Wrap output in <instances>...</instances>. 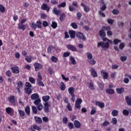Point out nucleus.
<instances>
[{
  "instance_id": "nucleus-31",
  "label": "nucleus",
  "mask_w": 131,
  "mask_h": 131,
  "mask_svg": "<svg viewBox=\"0 0 131 131\" xmlns=\"http://www.w3.org/2000/svg\"><path fill=\"white\" fill-rule=\"evenodd\" d=\"M6 113L8 114H10L11 112H14V110L12 109V108L9 107H7L6 108Z\"/></svg>"
},
{
  "instance_id": "nucleus-53",
  "label": "nucleus",
  "mask_w": 131,
  "mask_h": 131,
  "mask_svg": "<svg viewBox=\"0 0 131 131\" xmlns=\"http://www.w3.org/2000/svg\"><path fill=\"white\" fill-rule=\"evenodd\" d=\"M53 12L55 15H59L60 13V11L58 10L55 7L53 9Z\"/></svg>"
},
{
  "instance_id": "nucleus-16",
  "label": "nucleus",
  "mask_w": 131,
  "mask_h": 131,
  "mask_svg": "<svg viewBox=\"0 0 131 131\" xmlns=\"http://www.w3.org/2000/svg\"><path fill=\"white\" fill-rule=\"evenodd\" d=\"M91 75L93 77H98V74L97 73V71L94 69V68H91Z\"/></svg>"
},
{
  "instance_id": "nucleus-58",
  "label": "nucleus",
  "mask_w": 131,
  "mask_h": 131,
  "mask_svg": "<svg viewBox=\"0 0 131 131\" xmlns=\"http://www.w3.org/2000/svg\"><path fill=\"white\" fill-rule=\"evenodd\" d=\"M67 108L68 109L69 111H72V107H71V104L70 103H68L67 105Z\"/></svg>"
},
{
  "instance_id": "nucleus-36",
  "label": "nucleus",
  "mask_w": 131,
  "mask_h": 131,
  "mask_svg": "<svg viewBox=\"0 0 131 131\" xmlns=\"http://www.w3.org/2000/svg\"><path fill=\"white\" fill-rule=\"evenodd\" d=\"M32 110L34 114H37V108L35 106H32Z\"/></svg>"
},
{
  "instance_id": "nucleus-45",
  "label": "nucleus",
  "mask_w": 131,
  "mask_h": 131,
  "mask_svg": "<svg viewBox=\"0 0 131 131\" xmlns=\"http://www.w3.org/2000/svg\"><path fill=\"white\" fill-rule=\"evenodd\" d=\"M58 8H65L66 7V2H62L57 6Z\"/></svg>"
},
{
  "instance_id": "nucleus-30",
  "label": "nucleus",
  "mask_w": 131,
  "mask_h": 131,
  "mask_svg": "<svg viewBox=\"0 0 131 131\" xmlns=\"http://www.w3.org/2000/svg\"><path fill=\"white\" fill-rule=\"evenodd\" d=\"M86 54L88 58L87 61L92 60V59H93V54H92L90 52H87Z\"/></svg>"
},
{
  "instance_id": "nucleus-46",
  "label": "nucleus",
  "mask_w": 131,
  "mask_h": 131,
  "mask_svg": "<svg viewBox=\"0 0 131 131\" xmlns=\"http://www.w3.org/2000/svg\"><path fill=\"white\" fill-rule=\"evenodd\" d=\"M122 114L125 116H128V114H129V112H128V111H127L126 110H124L122 111Z\"/></svg>"
},
{
  "instance_id": "nucleus-56",
  "label": "nucleus",
  "mask_w": 131,
  "mask_h": 131,
  "mask_svg": "<svg viewBox=\"0 0 131 131\" xmlns=\"http://www.w3.org/2000/svg\"><path fill=\"white\" fill-rule=\"evenodd\" d=\"M112 13L114 15H118V14H119V11L117 9H114Z\"/></svg>"
},
{
  "instance_id": "nucleus-63",
  "label": "nucleus",
  "mask_w": 131,
  "mask_h": 131,
  "mask_svg": "<svg viewBox=\"0 0 131 131\" xmlns=\"http://www.w3.org/2000/svg\"><path fill=\"white\" fill-rule=\"evenodd\" d=\"M106 9H107V5L106 4H104L101 7H100L101 11H105Z\"/></svg>"
},
{
  "instance_id": "nucleus-12",
  "label": "nucleus",
  "mask_w": 131,
  "mask_h": 131,
  "mask_svg": "<svg viewBox=\"0 0 131 131\" xmlns=\"http://www.w3.org/2000/svg\"><path fill=\"white\" fill-rule=\"evenodd\" d=\"M33 129H36V130H38V131L41 130V129H40V127L38 126L37 125H35V124L31 126L30 130H33Z\"/></svg>"
},
{
  "instance_id": "nucleus-34",
  "label": "nucleus",
  "mask_w": 131,
  "mask_h": 131,
  "mask_svg": "<svg viewBox=\"0 0 131 131\" xmlns=\"http://www.w3.org/2000/svg\"><path fill=\"white\" fill-rule=\"evenodd\" d=\"M51 27L53 28V29H56V28L58 27V24H57L56 21H53L51 25Z\"/></svg>"
},
{
  "instance_id": "nucleus-32",
  "label": "nucleus",
  "mask_w": 131,
  "mask_h": 131,
  "mask_svg": "<svg viewBox=\"0 0 131 131\" xmlns=\"http://www.w3.org/2000/svg\"><path fill=\"white\" fill-rule=\"evenodd\" d=\"M61 86H60V90L61 91H65L66 90V85H65V84L63 82H61L60 83Z\"/></svg>"
},
{
  "instance_id": "nucleus-13",
  "label": "nucleus",
  "mask_w": 131,
  "mask_h": 131,
  "mask_svg": "<svg viewBox=\"0 0 131 131\" xmlns=\"http://www.w3.org/2000/svg\"><path fill=\"white\" fill-rule=\"evenodd\" d=\"M31 100H37V99H39V96L37 93L33 94L31 96Z\"/></svg>"
},
{
  "instance_id": "nucleus-7",
  "label": "nucleus",
  "mask_w": 131,
  "mask_h": 131,
  "mask_svg": "<svg viewBox=\"0 0 131 131\" xmlns=\"http://www.w3.org/2000/svg\"><path fill=\"white\" fill-rule=\"evenodd\" d=\"M34 66L35 71H38L39 69H41L42 68V66L37 62L35 63L34 64Z\"/></svg>"
},
{
  "instance_id": "nucleus-8",
  "label": "nucleus",
  "mask_w": 131,
  "mask_h": 131,
  "mask_svg": "<svg viewBox=\"0 0 131 131\" xmlns=\"http://www.w3.org/2000/svg\"><path fill=\"white\" fill-rule=\"evenodd\" d=\"M50 107V104H49V102H45L44 103V111L46 113H49L50 112V110H49V108Z\"/></svg>"
},
{
  "instance_id": "nucleus-59",
  "label": "nucleus",
  "mask_w": 131,
  "mask_h": 131,
  "mask_svg": "<svg viewBox=\"0 0 131 131\" xmlns=\"http://www.w3.org/2000/svg\"><path fill=\"white\" fill-rule=\"evenodd\" d=\"M63 56L64 57V58L69 57V56H70V53L69 52H64L63 54Z\"/></svg>"
},
{
  "instance_id": "nucleus-9",
  "label": "nucleus",
  "mask_w": 131,
  "mask_h": 131,
  "mask_svg": "<svg viewBox=\"0 0 131 131\" xmlns=\"http://www.w3.org/2000/svg\"><path fill=\"white\" fill-rule=\"evenodd\" d=\"M74 125L76 128H80L81 127V124L80 122L78 120H75L74 121Z\"/></svg>"
},
{
  "instance_id": "nucleus-29",
  "label": "nucleus",
  "mask_w": 131,
  "mask_h": 131,
  "mask_svg": "<svg viewBox=\"0 0 131 131\" xmlns=\"http://www.w3.org/2000/svg\"><path fill=\"white\" fill-rule=\"evenodd\" d=\"M68 91L70 95H74V88L70 87L68 89Z\"/></svg>"
},
{
  "instance_id": "nucleus-37",
  "label": "nucleus",
  "mask_w": 131,
  "mask_h": 131,
  "mask_svg": "<svg viewBox=\"0 0 131 131\" xmlns=\"http://www.w3.org/2000/svg\"><path fill=\"white\" fill-rule=\"evenodd\" d=\"M112 115H113V116H117V115H118V111L114 110L112 112Z\"/></svg>"
},
{
  "instance_id": "nucleus-11",
  "label": "nucleus",
  "mask_w": 131,
  "mask_h": 131,
  "mask_svg": "<svg viewBox=\"0 0 131 131\" xmlns=\"http://www.w3.org/2000/svg\"><path fill=\"white\" fill-rule=\"evenodd\" d=\"M81 7H83L84 11V12H85V13H89V12H90V7L85 6L84 3H81Z\"/></svg>"
},
{
  "instance_id": "nucleus-41",
  "label": "nucleus",
  "mask_w": 131,
  "mask_h": 131,
  "mask_svg": "<svg viewBox=\"0 0 131 131\" xmlns=\"http://www.w3.org/2000/svg\"><path fill=\"white\" fill-rule=\"evenodd\" d=\"M18 113L20 116H21L22 117H23V116H25V112L23 110H18Z\"/></svg>"
},
{
  "instance_id": "nucleus-26",
  "label": "nucleus",
  "mask_w": 131,
  "mask_h": 131,
  "mask_svg": "<svg viewBox=\"0 0 131 131\" xmlns=\"http://www.w3.org/2000/svg\"><path fill=\"white\" fill-rule=\"evenodd\" d=\"M70 60L71 62V63L73 65H76V60H75V59L74 58V57L71 56L70 57Z\"/></svg>"
},
{
  "instance_id": "nucleus-14",
  "label": "nucleus",
  "mask_w": 131,
  "mask_h": 131,
  "mask_svg": "<svg viewBox=\"0 0 131 131\" xmlns=\"http://www.w3.org/2000/svg\"><path fill=\"white\" fill-rule=\"evenodd\" d=\"M105 92L107 94H108V95H113L115 93L114 89H106Z\"/></svg>"
},
{
  "instance_id": "nucleus-39",
  "label": "nucleus",
  "mask_w": 131,
  "mask_h": 131,
  "mask_svg": "<svg viewBox=\"0 0 131 131\" xmlns=\"http://www.w3.org/2000/svg\"><path fill=\"white\" fill-rule=\"evenodd\" d=\"M120 60L121 62H125L126 60H127V56H122L120 57Z\"/></svg>"
},
{
  "instance_id": "nucleus-51",
  "label": "nucleus",
  "mask_w": 131,
  "mask_h": 131,
  "mask_svg": "<svg viewBox=\"0 0 131 131\" xmlns=\"http://www.w3.org/2000/svg\"><path fill=\"white\" fill-rule=\"evenodd\" d=\"M68 127L70 129H72L74 128V125L72 122H70L68 123Z\"/></svg>"
},
{
  "instance_id": "nucleus-20",
  "label": "nucleus",
  "mask_w": 131,
  "mask_h": 131,
  "mask_svg": "<svg viewBox=\"0 0 131 131\" xmlns=\"http://www.w3.org/2000/svg\"><path fill=\"white\" fill-rule=\"evenodd\" d=\"M50 97L49 95L42 97V100L43 102H45V103H48V101L50 100Z\"/></svg>"
},
{
  "instance_id": "nucleus-44",
  "label": "nucleus",
  "mask_w": 131,
  "mask_h": 131,
  "mask_svg": "<svg viewBox=\"0 0 131 131\" xmlns=\"http://www.w3.org/2000/svg\"><path fill=\"white\" fill-rule=\"evenodd\" d=\"M0 11L1 13H5L6 12V8L3 6V5H0Z\"/></svg>"
},
{
  "instance_id": "nucleus-3",
  "label": "nucleus",
  "mask_w": 131,
  "mask_h": 131,
  "mask_svg": "<svg viewBox=\"0 0 131 131\" xmlns=\"http://www.w3.org/2000/svg\"><path fill=\"white\" fill-rule=\"evenodd\" d=\"M76 36L79 38V39H82V40H85L86 38H85V35L83 33L78 32L76 33Z\"/></svg>"
},
{
  "instance_id": "nucleus-43",
  "label": "nucleus",
  "mask_w": 131,
  "mask_h": 131,
  "mask_svg": "<svg viewBox=\"0 0 131 131\" xmlns=\"http://www.w3.org/2000/svg\"><path fill=\"white\" fill-rule=\"evenodd\" d=\"M41 80H37V84H38V85H41V86H45V84Z\"/></svg>"
},
{
  "instance_id": "nucleus-1",
  "label": "nucleus",
  "mask_w": 131,
  "mask_h": 131,
  "mask_svg": "<svg viewBox=\"0 0 131 131\" xmlns=\"http://www.w3.org/2000/svg\"><path fill=\"white\" fill-rule=\"evenodd\" d=\"M37 24V25H36ZM41 21L38 20L36 21V24H34V23H32L31 25V28H33L35 30L37 28H41Z\"/></svg>"
},
{
  "instance_id": "nucleus-35",
  "label": "nucleus",
  "mask_w": 131,
  "mask_h": 131,
  "mask_svg": "<svg viewBox=\"0 0 131 131\" xmlns=\"http://www.w3.org/2000/svg\"><path fill=\"white\" fill-rule=\"evenodd\" d=\"M88 62H89L91 65H95V64H96V60L94 59V58L89 59V60H88Z\"/></svg>"
},
{
  "instance_id": "nucleus-48",
  "label": "nucleus",
  "mask_w": 131,
  "mask_h": 131,
  "mask_svg": "<svg viewBox=\"0 0 131 131\" xmlns=\"http://www.w3.org/2000/svg\"><path fill=\"white\" fill-rule=\"evenodd\" d=\"M40 17H41V19H47L48 15H47V14H46V13H42L40 14Z\"/></svg>"
},
{
  "instance_id": "nucleus-61",
  "label": "nucleus",
  "mask_w": 131,
  "mask_h": 131,
  "mask_svg": "<svg viewBox=\"0 0 131 131\" xmlns=\"http://www.w3.org/2000/svg\"><path fill=\"white\" fill-rule=\"evenodd\" d=\"M42 25L43 27H48V26H49V23L46 20L43 21L42 22Z\"/></svg>"
},
{
  "instance_id": "nucleus-52",
  "label": "nucleus",
  "mask_w": 131,
  "mask_h": 131,
  "mask_svg": "<svg viewBox=\"0 0 131 131\" xmlns=\"http://www.w3.org/2000/svg\"><path fill=\"white\" fill-rule=\"evenodd\" d=\"M119 42H121V40H119L118 39H114V43L115 46H116V45H118V43H119Z\"/></svg>"
},
{
  "instance_id": "nucleus-38",
  "label": "nucleus",
  "mask_w": 131,
  "mask_h": 131,
  "mask_svg": "<svg viewBox=\"0 0 131 131\" xmlns=\"http://www.w3.org/2000/svg\"><path fill=\"white\" fill-rule=\"evenodd\" d=\"M51 61L54 63H57V62H58V58H57L56 56H53L51 57Z\"/></svg>"
},
{
  "instance_id": "nucleus-54",
  "label": "nucleus",
  "mask_w": 131,
  "mask_h": 131,
  "mask_svg": "<svg viewBox=\"0 0 131 131\" xmlns=\"http://www.w3.org/2000/svg\"><path fill=\"white\" fill-rule=\"evenodd\" d=\"M89 88L91 90H95L94 86V82H90L89 84Z\"/></svg>"
},
{
  "instance_id": "nucleus-22",
  "label": "nucleus",
  "mask_w": 131,
  "mask_h": 131,
  "mask_svg": "<svg viewBox=\"0 0 131 131\" xmlns=\"http://www.w3.org/2000/svg\"><path fill=\"white\" fill-rule=\"evenodd\" d=\"M99 35L101 37H105L106 36V32L102 29L99 31Z\"/></svg>"
},
{
  "instance_id": "nucleus-24",
  "label": "nucleus",
  "mask_w": 131,
  "mask_h": 131,
  "mask_svg": "<svg viewBox=\"0 0 131 131\" xmlns=\"http://www.w3.org/2000/svg\"><path fill=\"white\" fill-rule=\"evenodd\" d=\"M69 33L71 38H75V31H69Z\"/></svg>"
},
{
  "instance_id": "nucleus-6",
  "label": "nucleus",
  "mask_w": 131,
  "mask_h": 131,
  "mask_svg": "<svg viewBox=\"0 0 131 131\" xmlns=\"http://www.w3.org/2000/svg\"><path fill=\"white\" fill-rule=\"evenodd\" d=\"M11 69L13 73H15L16 74H18V73L20 72V70H19V67L17 66L12 67Z\"/></svg>"
},
{
  "instance_id": "nucleus-55",
  "label": "nucleus",
  "mask_w": 131,
  "mask_h": 131,
  "mask_svg": "<svg viewBox=\"0 0 131 131\" xmlns=\"http://www.w3.org/2000/svg\"><path fill=\"white\" fill-rule=\"evenodd\" d=\"M81 17H82V14L80 12H78L77 13V18L78 20H80V19H81Z\"/></svg>"
},
{
  "instance_id": "nucleus-25",
  "label": "nucleus",
  "mask_w": 131,
  "mask_h": 131,
  "mask_svg": "<svg viewBox=\"0 0 131 131\" xmlns=\"http://www.w3.org/2000/svg\"><path fill=\"white\" fill-rule=\"evenodd\" d=\"M116 92L117 94H121L123 92H124V89L123 88H117L116 89Z\"/></svg>"
},
{
  "instance_id": "nucleus-2",
  "label": "nucleus",
  "mask_w": 131,
  "mask_h": 131,
  "mask_svg": "<svg viewBox=\"0 0 131 131\" xmlns=\"http://www.w3.org/2000/svg\"><path fill=\"white\" fill-rule=\"evenodd\" d=\"M100 47H101L102 49H109V42L100 41L97 44V48H100Z\"/></svg>"
},
{
  "instance_id": "nucleus-15",
  "label": "nucleus",
  "mask_w": 131,
  "mask_h": 131,
  "mask_svg": "<svg viewBox=\"0 0 131 131\" xmlns=\"http://www.w3.org/2000/svg\"><path fill=\"white\" fill-rule=\"evenodd\" d=\"M34 119L36 122H37V123H39V124H41L42 123V120L40 117L35 116Z\"/></svg>"
},
{
  "instance_id": "nucleus-42",
  "label": "nucleus",
  "mask_w": 131,
  "mask_h": 131,
  "mask_svg": "<svg viewBox=\"0 0 131 131\" xmlns=\"http://www.w3.org/2000/svg\"><path fill=\"white\" fill-rule=\"evenodd\" d=\"M102 29L103 30V31H109V30H111V27L109 26H103L102 27Z\"/></svg>"
},
{
  "instance_id": "nucleus-62",
  "label": "nucleus",
  "mask_w": 131,
  "mask_h": 131,
  "mask_svg": "<svg viewBox=\"0 0 131 131\" xmlns=\"http://www.w3.org/2000/svg\"><path fill=\"white\" fill-rule=\"evenodd\" d=\"M107 23L108 24H110V25H113V23H114V20L108 19L107 20Z\"/></svg>"
},
{
  "instance_id": "nucleus-33",
  "label": "nucleus",
  "mask_w": 131,
  "mask_h": 131,
  "mask_svg": "<svg viewBox=\"0 0 131 131\" xmlns=\"http://www.w3.org/2000/svg\"><path fill=\"white\" fill-rule=\"evenodd\" d=\"M40 102H41V100H40V99L38 98L37 99H36L34 101V105H36V106H37L38 105H39V104H40Z\"/></svg>"
},
{
  "instance_id": "nucleus-19",
  "label": "nucleus",
  "mask_w": 131,
  "mask_h": 131,
  "mask_svg": "<svg viewBox=\"0 0 131 131\" xmlns=\"http://www.w3.org/2000/svg\"><path fill=\"white\" fill-rule=\"evenodd\" d=\"M18 29H21V30H25L26 29V25L24 24H18Z\"/></svg>"
},
{
  "instance_id": "nucleus-49",
  "label": "nucleus",
  "mask_w": 131,
  "mask_h": 131,
  "mask_svg": "<svg viewBox=\"0 0 131 131\" xmlns=\"http://www.w3.org/2000/svg\"><path fill=\"white\" fill-rule=\"evenodd\" d=\"M98 85L100 91H103L104 90V83H100L98 84Z\"/></svg>"
},
{
  "instance_id": "nucleus-40",
  "label": "nucleus",
  "mask_w": 131,
  "mask_h": 131,
  "mask_svg": "<svg viewBox=\"0 0 131 131\" xmlns=\"http://www.w3.org/2000/svg\"><path fill=\"white\" fill-rule=\"evenodd\" d=\"M71 26H72L74 29H77V28H78V26H77V24H76V23H72L71 24Z\"/></svg>"
},
{
  "instance_id": "nucleus-57",
  "label": "nucleus",
  "mask_w": 131,
  "mask_h": 131,
  "mask_svg": "<svg viewBox=\"0 0 131 131\" xmlns=\"http://www.w3.org/2000/svg\"><path fill=\"white\" fill-rule=\"evenodd\" d=\"M17 88H23V82H22V81H19L18 82Z\"/></svg>"
},
{
  "instance_id": "nucleus-18",
  "label": "nucleus",
  "mask_w": 131,
  "mask_h": 131,
  "mask_svg": "<svg viewBox=\"0 0 131 131\" xmlns=\"http://www.w3.org/2000/svg\"><path fill=\"white\" fill-rule=\"evenodd\" d=\"M25 113H26L27 115L28 116H30V107L28 105L25 108Z\"/></svg>"
},
{
  "instance_id": "nucleus-28",
  "label": "nucleus",
  "mask_w": 131,
  "mask_h": 131,
  "mask_svg": "<svg viewBox=\"0 0 131 131\" xmlns=\"http://www.w3.org/2000/svg\"><path fill=\"white\" fill-rule=\"evenodd\" d=\"M125 101L128 105V106H131V99L129 97L126 96H125Z\"/></svg>"
},
{
  "instance_id": "nucleus-5",
  "label": "nucleus",
  "mask_w": 131,
  "mask_h": 131,
  "mask_svg": "<svg viewBox=\"0 0 131 131\" xmlns=\"http://www.w3.org/2000/svg\"><path fill=\"white\" fill-rule=\"evenodd\" d=\"M101 75L103 77V79H107L108 78V76H109L108 73L105 72L103 70L101 71Z\"/></svg>"
},
{
  "instance_id": "nucleus-10",
  "label": "nucleus",
  "mask_w": 131,
  "mask_h": 131,
  "mask_svg": "<svg viewBox=\"0 0 131 131\" xmlns=\"http://www.w3.org/2000/svg\"><path fill=\"white\" fill-rule=\"evenodd\" d=\"M41 9L42 10H43L44 11H47V12H49L50 11V7H48V5L47 4L43 3L41 7Z\"/></svg>"
},
{
  "instance_id": "nucleus-17",
  "label": "nucleus",
  "mask_w": 131,
  "mask_h": 131,
  "mask_svg": "<svg viewBox=\"0 0 131 131\" xmlns=\"http://www.w3.org/2000/svg\"><path fill=\"white\" fill-rule=\"evenodd\" d=\"M96 106H99V107H100V108H101V109L102 108L105 107V103H104L103 102H101L100 101L96 102Z\"/></svg>"
},
{
  "instance_id": "nucleus-50",
  "label": "nucleus",
  "mask_w": 131,
  "mask_h": 131,
  "mask_svg": "<svg viewBox=\"0 0 131 131\" xmlns=\"http://www.w3.org/2000/svg\"><path fill=\"white\" fill-rule=\"evenodd\" d=\"M42 108L43 106L41 103L38 104V106H37V110H38V111H41V110H42Z\"/></svg>"
},
{
  "instance_id": "nucleus-27",
  "label": "nucleus",
  "mask_w": 131,
  "mask_h": 131,
  "mask_svg": "<svg viewBox=\"0 0 131 131\" xmlns=\"http://www.w3.org/2000/svg\"><path fill=\"white\" fill-rule=\"evenodd\" d=\"M9 102L12 104H15V96H12L9 97Z\"/></svg>"
},
{
  "instance_id": "nucleus-60",
  "label": "nucleus",
  "mask_w": 131,
  "mask_h": 131,
  "mask_svg": "<svg viewBox=\"0 0 131 131\" xmlns=\"http://www.w3.org/2000/svg\"><path fill=\"white\" fill-rule=\"evenodd\" d=\"M25 60L28 63H31L32 61L31 58L30 57H28V56H27V57L25 58Z\"/></svg>"
},
{
  "instance_id": "nucleus-21",
  "label": "nucleus",
  "mask_w": 131,
  "mask_h": 131,
  "mask_svg": "<svg viewBox=\"0 0 131 131\" xmlns=\"http://www.w3.org/2000/svg\"><path fill=\"white\" fill-rule=\"evenodd\" d=\"M66 18V14H65V13H62L61 14H60L59 20L61 22H63V21L65 20Z\"/></svg>"
},
{
  "instance_id": "nucleus-47",
  "label": "nucleus",
  "mask_w": 131,
  "mask_h": 131,
  "mask_svg": "<svg viewBox=\"0 0 131 131\" xmlns=\"http://www.w3.org/2000/svg\"><path fill=\"white\" fill-rule=\"evenodd\" d=\"M29 81L32 83H35V79L33 78L32 77H29Z\"/></svg>"
},
{
  "instance_id": "nucleus-23",
  "label": "nucleus",
  "mask_w": 131,
  "mask_h": 131,
  "mask_svg": "<svg viewBox=\"0 0 131 131\" xmlns=\"http://www.w3.org/2000/svg\"><path fill=\"white\" fill-rule=\"evenodd\" d=\"M25 91L26 94H27V95H31L32 93V90H31V88H25Z\"/></svg>"
},
{
  "instance_id": "nucleus-64",
  "label": "nucleus",
  "mask_w": 131,
  "mask_h": 131,
  "mask_svg": "<svg viewBox=\"0 0 131 131\" xmlns=\"http://www.w3.org/2000/svg\"><path fill=\"white\" fill-rule=\"evenodd\" d=\"M113 124H117V119L116 118H114L112 119Z\"/></svg>"
},
{
  "instance_id": "nucleus-4",
  "label": "nucleus",
  "mask_w": 131,
  "mask_h": 131,
  "mask_svg": "<svg viewBox=\"0 0 131 131\" xmlns=\"http://www.w3.org/2000/svg\"><path fill=\"white\" fill-rule=\"evenodd\" d=\"M67 48L68 50L72 51V52H76V51H77V48H76L75 46L72 45H67Z\"/></svg>"
}]
</instances>
